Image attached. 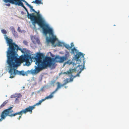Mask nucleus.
I'll use <instances>...</instances> for the list:
<instances>
[{
  "instance_id": "f257e3e1",
  "label": "nucleus",
  "mask_w": 129,
  "mask_h": 129,
  "mask_svg": "<svg viewBox=\"0 0 129 129\" xmlns=\"http://www.w3.org/2000/svg\"><path fill=\"white\" fill-rule=\"evenodd\" d=\"M5 38L9 47L7 51V60L25 62L26 65L29 66L30 64L29 60L31 58L29 55L24 54L22 55L18 58L17 53L18 50L20 51L23 53H27L26 48L21 49L14 42H13L12 39L9 38L6 35H5Z\"/></svg>"
},
{
  "instance_id": "f03ea898",
  "label": "nucleus",
  "mask_w": 129,
  "mask_h": 129,
  "mask_svg": "<svg viewBox=\"0 0 129 129\" xmlns=\"http://www.w3.org/2000/svg\"><path fill=\"white\" fill-rule=\"evenodd\" d=\"M66 57L64 56H56L55 58L46 56L43 59V55L41 53H38L36 55L35 59L36 61L34 69H31L30 72L31 74H36L43 69L47 68L48 67H51L54 64V62H63L66 60Z\"/></svg>"
},
{
  "instance_id": "7ed1b4c3",
  "label": "nucleus",
  "mask_w": 129,
  "mask_h": 129,
  "mask_svg": "<svg viewBox=\"0 0 129 129\" xmlns=\"http://www.w3.org/2000/svg\"><path fill=\"white\" fill-rule=\"evenodd\" d=\"M7 66L8 72L10 75V78H13L16 75H25L23 71H19L16 70L17 67L20 66L23 62L18 61L7 60Z\"/></svg>"
},
{
  "instance_id": "20e7f679",
  "label": "nucleus",
  "mask_w": 129,
  "mask_h": 129,
  "mask_svg": "<svg viewBox=\"0 0 129 129\" xmlns=\"http://www.w3.org/2000/svg\"><path fill=\"white\" fill-rule=\"evenodd\" d=\"M37 23L42 28L44 34L46 36L49 34V35H53V30L49 25L46 23V21L41 15L34 23V25Z\"/></svg>"
},
{
  "instance_id": "39448f33",
  "label": "nucleus",
  "mask_w": 129,
  "mask_h": 129,
  "mask_svg": "<svg viewBox=\"0 0 129 129\" xmlns=\"http://www.w3.org/2000/svg\"><path fill=\"white\" fill-rule=\"evenodd\" d=\"M22 6H21L27 12V18L29 19L32 21L33 24L34 25V23L42 15L40 13L39 11H38L37 12H35L36 14V15L34 13L29 14L27 9L24 5H23L22 4Z\"/></svg>"
},
{
  "instance_id": "423d86ee",
  "label": "nucleus",
  "mask_w": 129,
  "mask_h": 129,
  "mask_svg": "<svg viewBox=\"0 0 129 129\" xmlns=\"http://www.w3.org/2000/svg\"><path fill=\"white\" fill-rule=\"evenodd\" d=\"M22 6H21L27 12V18L29 19L32 21L33 24L34 25V23L42 15L40 13L39 11H38L37 12H35L36 14V15L34 13L29 14L27 9L24 5H23L22 4Z\"/></svg>"
},
{
  "instance_id": "0eeeda50",
  "label": "nucleus",
  "mask_w": 129,
  "mask_h": 129,
  "mask_svg": "<svg viewBox=\"0 0 129 129\" xmlns=\"http://www.w3.org/2000/svg\"><path fill=\"white\" fill-rule=\"evenodd\" d=\"M35 108V106L34 105L29 106L28 107L25 109H23L19 112L15 113L14 114H12L10 116H14L17 115H22L23 113L26 114L28 112H30V113H31L32 110Z\"/></svg>"
},
{
  "instance_id": "6e6552de",
  "label": "nucleus",
  "mask_w": 129,
  "mask_h": 129,
  "mask_svg": "<svg viewBox=\"0 0 129 129\" xmlns=\"http://www.w3.org/2000/svg\"><path fill=\"white\" fill-rule=\"evenodd\" d=\"M13 107H10L8 109L4 110V111L2 112L1 115V118L2 119H4L6 117L8 116H9L10 117H12V116H10L12 114L9 115V114L13 112V111L11 110V109Z\"/></svg>"
},
{
  "instance_id": "1a4fd4ad",
  "label": "nucleus",
  "mask_w": 129,
  "mask_h": 129,
  "mask_svg": "<svg viewBox=\"0 0 129 129\" xmlns=\"http://www.w3.org/2000/svg\"><path fill=\"white\" fill-rule=\"evenodd\" d=\"M84 54L83 53L81 52H79L77 53L75 56V59L76 60L77 63L78 64V63H80L81 62L82 58H83V60H84ZM80 64H81L80 63Z\"/></svg>"
},
{
  "instance_id": "9d476101",
  "label": "nucleus",
  "mask_w": 129,
  "mask_h": 129,
  "mask_svg": "<svg viewBox=\"0 0 129 129\" xmlns=\"http://www.w3.org/2000/svg\"><path fill=\"white\" fill-rule=\"evenodd\" d=\"M50 36H51V37L48 38L47 37L46 38V41L48 43L51 42L53 44L54 43L55 41L57 40L56 36L54 35L53 33V35H50Z\"/></svg>"
},
{
  "instance_id": "9b49d317",
  "label": "nucleus",
  "mask_w": 129,
  "mask_h": 129,
  "mask_svg": "<svg viewBox=\"0 0 129 129\" xmlns=\"http://www.w3.org/2000/svg\"><path fill=\"white\" fill-rule=\"evenodd\" d=\"M85 61H83V66H82V64H80V63H78L79 65L77 66V67L79 68V69L78 70L79 71V72L76 74V76H79V74L81 72L83 71L84 69V63Z\"/></svg>"
},
{
  "instance_id": "f8f14e48",
  "label": "nucleus",
  "mask_w": 129,
  "mask_h": 129,
  "mask_svg": "<svg viewBox=\"0 0 129 129\" xmlns=\"http://www.w3.org/2000/svg\"><path fill=\"white\" fill-rule=\"evenodd\" d=\"M16 1L13 3V4L18 6H22V4L24 5L23 4L21 1L24 2L25 1V0H13Z\"/></svg>"
},
{
  "instance_id": "ddd939ff",
  "label": "nucleus",
  "mask_w": 129,
  "mask_h": 129,
  "mask_svg": "<svg viewBox=\"0 0 129 129\" xmlns=\"http://www.w3.org/2000/svg\"><path fill=\"white\" fill-rule=\"evenodd\" d=\"M76 69H70L68 71H67V72H63V74H72L73 72H76Z\"/></svg>"
},
{
  "instance_id": "4468645a",
  "label": "nucleus",
  "mask_w": 129,
  "mask_h": 129,
  "mask_svg": "<svg viewBox=\"0 0 129 129\" xmlns=\"http://www.w3.org/2000/svg\"><path fill=\"white\" fill-rule=\"evenodd\" d=\"M24 2L25 3L26 5H27V6L29 7L30 9V11L31 12L33 11L34 12H37V11H36L35 10L33 9V6H30V5L28 4V3L26 1H25Z\"/></svg>"
},
{
  "instance_id": "2eb2a0df",
  "label": "nucleus",
  "mask_w": 129,
  "mask_h": 129,
  "mask_svg": "<svg viewBox=\"0 0 129 129\" xmlns=\"http://www.w3.org/2000/svg\"><path fill=\"white\" fill-rule=\"evenodd\" d=\"M24 2L25 3L26 5H27V6L29 7L30 9V11L31 12L33 11L34 12H37V11H36L35 10L33 9V6H30V5L28 4V3L26 1H25Z\"/></svg>"
},
{
  "instance_id": "dca6fc26",
  "label": "nucleus",
  "mask_w": 129,
  "mask_h": 129,
  "mask_svg": "<svg viewBox=\"0 0 129 129\" xmlns=\"http://www.w3.org/2000/svg\"><path fill=\"white\" fill-rule=\"evenodd\" d=\"M32 3L38 4V5H39L40 4L43 5L42 0H35V1H33Z\"/></svg>"
},
{
  "instance_id": "f3484780",
  "label": "nucleus",
  "mask_w": 129,
  "mask_h": 129,
  "mask_svg": "<svg viewBox=\"0 0 129 129\" xmlns=\"http://www.w3.org/2000/svg\"><path fill=\"white\" fill-rule=\"evenodd\" d=\"M55 93V92L54 91L52 92L49 95L45 97V98L44 99V100H45L46 99H51L53 98V94Z\"/></svg>"
},
{
  "instance_id": "a211bd4d",
  "label": "nucleus",
  "mask_w": 129,
  "mask_h": 129,
  "mask_svg": "<svg viewBox=\"0 0 129 129\" xmlns=\"http://www.w3.org/2000/svg\"><path fill=\"white\" fill-rule=\"evenodd\" d=\"M22 95L20 93H19L18 94L17 93L13 95H12L11 96V98H16L17 97L18 98H20L21 97Z\"/></svg>"
},
{
  "instance_id": "6ab92c4d",
  "label": "nucleus",
  "mask_w": 129,
  "mask_h": 129,
  "mask_svg": "<svg viewBox=\"0 0 129 129\" xmlns=\"http://www.w3.org/2000/svg\"><path fill=\"white\" fill-rule=\"evenodd\" d=\"M57 86L56 88L54 91L55 92H56V91L58 90V89L61 88V84L59 82H57Z\"/></svg>"
},
{
  "instance_id": "aec40b11",
  "label": "nucleus",
  "mask_w": 129,
  "mask_h": 129,
  "mask_svg": "<svg viewBox=\"0 0 129 129\" xmlns=\"http://www.w3.org/2000/svg\"><path fill=\"white\" fill-rule=\"evenodd\" d=\"M45 101V100H44V99H42L41 100H40L39 101L38 103L36 104H35L34 105V106H35V108L36 106H39V105H40L41 103H42V102L44 101Z\"/></svg>"
},
{
  "instance_id": "412c9836",
  "label": "nucleus",
  "mask_w": 129,
  "mask_h": 129,
  "mask_svg": "<svg viewBox=\"0 0 129 129\" xmlns=\"http://www.w3.org/2000/svg\"><path fill=\"white\" fill-rule=\"evenodd\" d=\"M4 1L6 3L7 2L10 3L12 4H13V3L16 1L13 0H4Z\"/></svg>"
},
{
  "instance_id": "4be33fe9",
  "label": "nucleus",
  "mask_w": 129,
  "mask_h": 129,
  "mask_svg": "<svg viewBox=\"0 0 129 129\" xmlns=\"http://www.w3.org/2000/svg\"><path fill=\"white\" fill-rule=\"evenodd\" d=\"M8 101L7 100L4 102V103L0 106V109L5 106L6 104L8 102Z\"/></svg>"
},
{
  "instance_id": "5701e85b",
  "label": "nucleus",
  "mask_w": 129,
  "mask_h": 129,
  "mask_svg": "<svg viewBox=\"0 0 129 129\" xmlns=\"http://www.w3.org/2000/svg\"><path fill=\"white\" fill-rule=\"evenodd\" d=\"M72 52L74 54H75L76 53H78V52H77V50L76 49L75 47H74L71 50Z\"/></svg>"
},
{
  "instance_id": "b1692460",
  "label": "nucleus",
  "mask_w": 129,
  "mask_h": 129,
  "mask_svg": "<svg viewBox=\"0 0 129 129\" xmlns=\"http://www.w3.org/2000/svg\"><path fill=\"white\" fill-rule=\"evenodd\" d=\"M13 34L15 37L17 38L18 37L17 32L15 31L12 32Z\"/></svg>"
},
{
  "instance_id": "393cba45",
  "label": "nucleus",
  "mask_w": 129,
  "mask_h": 129,
  "mask_svg": "<svg viewBox=\"0 0 129 129\" xmlns=\"http://www.w3.org/2000/svg\"><path fill=\"white\" fill-rule=\"evenodd\" d=\"M64 47L67 49L68 50H70L71 48V47H70V46L67 44H66L64 45Z\"/></svg>"
},
{
  "instance_id": "a878e982",
  "label": "nucleus",
  "mask_w": 129,
  "mask_h": 129,
  "mask_svg": "<svg viewBox=\"0 0 129 129\" xmlns=\"http://www.w3.org/2000/svg\"><path fill=\"white\" fill-rule=\"evenodd\" d=\"M69 56V52H67L66 54L64 55V57H66V60H67L68 59V57Z\"/></svg>"
},
{
  "instance_id": "bb28decb",
  "label": "nucleus",
  "mask_w": 129,
  "mask_h": 129,
  "mask_svg": "<svg viewBox=\"0 0 129 129\" xmlns=\"http://www.w3.org/2000/svg\"><path fill=\"white\" fill-rule=\"evenodd\" d=\"M10 29L12 32L15 31V28L13 26H11L10 28Z\"/></svg>"
},
{
  "instance_id": "cd10ccee",
  "label": "nucleus",
  "mask_w": 129,
  "mask_h": 129,
  "mask_svg": "<svg viewBox=\"0 0 129 129\" xmlns=\"http://www.w3.org/2000/svg\"><path fill=\"white\" fill-rule=\"evenodd\" d=\"M1 32L3 34H6L7 33V31L6 30L4 29H3L2 30Z\"/></svg>"
},
{
  "instance_id": "c85d7f7f",
  "label": "nucleus",
  "mask_w": 129,
  "mask_h": 129,
  "mask_svg": "<svg viewBox=\"0 0 129 129\" xmlns=\"http://www.w3.org/2000/svg\"><path fill=\"white\" fill-rule=\"evenodd\" d=\"M19 99L18 98H16L15 100V102L16 103H18L19 102Z\"/></svg>"
},
{
  "instance_id": "c756f323",
  "label": "nucleus",
  "mask_w": 129,
  "mask_h": 129,
  "mask_svg": "<svg viewBox=\"0 0 129 129\" xmlns=\"http://www.w3.org/2000/svg\"><path fill=\"white\" fill-rule=\"evenodd\" d=\"M23 43L24 44V45H27L28 42L26 41L25 40L24 41H23Z\"/></svg>"
},
{
  "instance_id": "7c9ffc66",
  "label": "nucleus",
  "mask_w": 129,
  "mask_h": 129,
  "mask_svg": "<svg viewBox=\"0 0 129 129\" xmlns=\"http://www.w3.org/2000/svg\"><path fill=\"white\" fill-rule=\"evenodd\" d=\"M40 91L42 92L44 91V87H43L40 90Z\"/></svg>"
},
{
  "instance_id": "2f4dec72",
  "label": "nucleus",
  "mask_w": 129,
  "mask_h": 129,
  "mask_svg": "<svg viewBox=\"0 0 129 129\" xmlns=\"http://www.w3.org/2000/svg\"><path fill=\"white\" fill-rule=\"evenodd\" d=\"M17 30L19 32H20L21 31V29L20 27H18Z\"/></svg>"
},
{
  "instance_id": "473e14b6",
  "label": "nucleus",
  "mask_w": 129,
  "mask_h": 129,
  "mask_svg": "<svg viewBox=\"0 0 129 129\" xmlns=\"http://www.w3.org/2000/svg\"><path fill=\"white\" fill-rule=\"evenodd\" d=\"M66 84V83H64L63 84H61V87H62V86H63L64 85H65Z\"/></svg>"
},
{
  "instance_id": "72a5a7b5",
  "label": "nucleus",
  "mask_w": 129,
  "mask_h": 129,
  "mask_svg": "<svg viewBox=\"0 0 129 129\" xmlns=\"http://www.w3.org/2000/svg\"><path fill=\"white\" fill-rule=\"evenodd\" d=\"M21 115L19 116L18 118V119L19 120L21 118V116L22 115Z\"/></svg>"
},
{
  "instance_id": "f704fd0d",
  "label": "nucleus",
  "mask_w": 129,
  "mask_h": 129,
  "mask_svg": "<svg viewBox=\"0 0 129 129\" xmlns=\"http://www.w3.org/2000/svg\"><path fill=\"white\" fill-rule=\"evenodd\" d=\"M74 46V45L73 43H72L71 44V46L70 47H73Z\"/></svg>"
},
{
  "instance_id": "c9c22d12",
  "label": "nucleus",
  "mask_w": 129,
  "mask_h": 129,
  "mask_svg": "<svg viewBox=\"0 0 129 129\" xmlns=\"http://www.w3.org/2000/svg\"><path fill=\"white\" fill-rule=\"evenodd\" d=\"M5 5L7 6H10V4L9 3L8 4H6Z\"/></svg>"
},
{
  "instance_id": "e433bc0d",
  "label": "nucleus",
  "mask_w": 129,
  "mask_h": 129,
  "mask_svg": "<svg viewBox=\"0 0 129 129\" xmlns=\"http://www.w3.org/2000/svg\"><path fill=\"white\" fill-rule=\"evenodd\" d=\"M68 87L67 86H64V87L65 88H66Z\"/></svg>"
},
{
  "instance_id": "4c0bfd02",
  "label": "nucleus",
  "mask_w": 129,
  "mask_h": 129,
  "mask_svg": "<svg viewBox=\"0 0 129 129\" xmlns=\"http://www.w3.org/2000/svg\"><path fill=\"white\" fill-rule=\"evenodd\" d=\"M2 121V120L1 119H0V121Z\"/></svg>"
},
{
  "instance_id": "58836bf2",
  "label": "nucleus",
  "mask_w": 129,
  "mask_h": 129,
  "mask_svg": "<svg viewBox=\"0 0 129 129\" xmlns=\"http://www.w3.org/2000/svg\"><path fill=\"white\" fill-rule=\"evenodd\" d=\"M78 68V67H77V68H76V69H77V68Z\"/></svg>"
},
{
  "instance_id": "ea45409f",
  "label": "nucleus",
  "mask_w": 129,
  "mask_h": 129,
  "mask_svg": "<svg viewBox=\"0 0 129 129\" xmlns=\"http://www.w3.org/2000/svg\"><path fill=\"white\" fill-rule=\"evenodd\" d=\"M129 17V16H128Z\"/></svg>"
}]
</instances>
